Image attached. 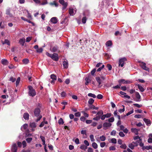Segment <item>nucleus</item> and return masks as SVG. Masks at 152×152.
<instances>
[{
	"mask_svg": "<svg viewBox=\"0 0 152 152\" xmlns=\"http://www.w3.org/2000/svg\"><path fill=\"white\" fill-rule=\"evenodd\" d=\"M114 120V118L113 117H111L110 118H109L108 120V121L109 123H112L113 122Z\"/></svg>",
	"mask_w": 152,
	"mask_h": 152,
	"instance_id": "58836bf2",
	"label": "nucleus"
},
{
	"mask_svg": "<svg viewBox=\"0 0 152 152\" xmlns=\"http://www.w3.org/2000/svg\"><path fill=\"white\" fill-rule=\"evenodd\" d=\"M120 146V147L124 149H126V145L125 144H121Z\"/></svg>",
	"mask_w": 152,
	"mask_h": 152,
	"instance_id": "4c0bfd02",
	"label": "nucleus"
},
{
	"mask_svg": "<svg viewBox=\"0 0 152 152\" xmlns=\"http://www.w3.org/2000/svg\"><path fill=\"white\" fill-rule=\"evenodd\" d=\"M122 106L123 107V108L122 109H120L118 110V112L120 113L123 112H124L125 111L124 106L123 105H122Z\"/></svg>",
	"mask_w": 152,
	"mask_h": 152,
	"instance_id": "49530a36",
	"label": "nucleus"
},
{
	"mask_svg": "<svg viewBox=\"0 0 152 152\" xmlns=\"http://www.w3.org/2000/svg\"><path fill=\"white\" fill-rule=\"evenodd\" d=\"M96 79L97 82L99 84V85H100L101 83V80L100 77H96Z\"/></svg>",
	"mask_w": 152,
	"mask_h": 152,
	"instance_id": "a878e982",
	"label": "nucleus"
},
{
	"mask_svg": "<svg viewBox=\"0 0 152 152\" xmlns=\"http://www.w3.org/2000/svg\"><path fill=\"white\" fill-rule=\"evenodd\" d=\"M2 43L3 44H6L8 45H10V41L6 39H5L4 41Z\"/></svg>",
	"mask_w": 152,
	"mask_h": 152,
	"instance_id": "473e14b6",
	"label": "nucleus"
},
{
	"mask_svg": "<svg viewBox=\"0 0 152 152\" xmlns=\"http://www.w3.org/2000/svg\"><path fill=\"white\" fill-rule=\"evenodd\" d=\"M50 78L52 80L50 81V83L52 84H54L55 81L56 80L57 77L55 75L53 74L50 75Z\"/></svg>",
	"mask_w": 152,
	"mask_h": 152,
	"instance_id": "0eeeda50",
	"label": "nucleus"
},
{
	"mask_svg": "<svg viewBox=\"0 0 152 152\" xmlns=\"http://www.w3.org/2000/svg\"><path fill=\"white\" fill-rule=\"evenodd\" d=\"M25 42V39L24 38L20 39L19 40V43L22 46H23Z\"/></svg>",
	"mask_w": 152,
	"mask_h": 152,
	"instance_id": "4468645a",
	"label": "nucleus"
},
{
	"mask_svg": "<svg viewBox=\"0 0 152 152\" xmlns=\"http://www.w3.org/2000/svg\"><path fill=\"white\" fill-rule=\"evenodd\" d=\"M83 17L82 18V22L83 23H85L87 19V18L86 16V15L85 12H84L83 14Z\"/></svg>",
	"mask_w": 152,
	"mask_h": 152,
	"instance_id": "9b49d317",
	"label": "nucleus"
},
{
	"mask_svg": "<svg viewBox=\"0 0 152 152\" xmlns=\"http://www.w3.org/2000/svg\"><path fill=\"white\" fill-rule=\"evenodd\" d=\"M137 86L138 88L141 92H143L144 91V88L141 85L139 84H138L137 85Z\"/></svg>",
	"mask_w": 152,
	"mask_h": 152,
	"instance_id": "7c9ffc66",
	"label": "nucleus"
},
{
	"mask_svg": "<svg viewBox=\"0 0 152 152\" xmlns=\"http://www.w3.org/2000/svg\"><path fill=\"white\" fill-rule=\"evenodd\" d=\"M63 65L64 68H67L68 67V62L66 61H64L63 62Z\"/></svg>",
	"mask_w": 152,
	"mask_h": 152,
	"instance_id": "5701e85b",
	"label": "nucleus"
},
{
	"mask_svg": "<svg viewBox=\"0 0 152 152\" xmlns=\"http://www.w3.org/2000/svg\"><path fill=\"white\" fill-rule=\"evenodd\" d=\"M133 112H134V110L133 109H132L131 110L129 111V112H128L126 114V115L128 116V115H130V114L133 113Z\"/></svg>",
	"mask_w": 152,
	"mask_h": 152,
	"instance_id": "a18cd8bd",
	"label": "nucleus"
},
{
	"mask_svg": "<svg viewBox=\"0 0 152 152\" xmlns=\"http://www.w3.org/2000/svg\"><path fill=\"white\" fill-rule=\"evenodd\" d=\"M119 136L121 137H124V136L125 135L122 132H119Z\"/></svg>",
	"mask_w": 152,
	"mask_h": 152,
	"instance_id": "774afa93",
	"label": "nucleus"
},
{
	"mask_svg": "<svg viewBox=\"0 0 152 152\" xmlns=\"http://www.w3.org/2000/svg\"><path fill=\"white\" fill-rule=\"evenodd\" d=\"M126 61L127 59L125 57L122 58L120 59L118 63L119 66H120L121 67H123L125 64V62Z\"/></svg>",
	"mask_w": 152,
	"mask_h": 152,
	"instance_id": "7ed1b4c3",
	"label": "nucleus"
},
{
	"mask_svg": "<svg viewBox=\"0 0 152 152\" xmlns=\"http://www.w3.org/2000/svg\"><path fill=\"white\" fill-rule=\"evenodd\" d=\"M66 93L64 91L62 92L61 94V96L63 97H65L66 96Z\"/></svg>",
	"mask_w": 152,
	"mask_h": 152,
	"instance_id": "bf43d9fd",
	"label": "nucleus"
},
{
	"mask_svg": "<svg viewBox=\"0 0 152 152\" xmlns=\"http://www.w3.org/2000/svg\"><path fill=\"white\" fill-rule=\"evenodd\" d=\"M58 49V48L57 46H54L51 49V51L53 52H56Z\"/></svg>",
	"mask_w": 152,
	"mask_h": 152,
	"instance_id": "72a5a7b5",
	"label": "nucleus"
},
{
	"mask_svg": "<svg viewBox=\"0 0 152 152\" xmlns=\"http://www.w3.org/2000/svg\"><path fill=\"white\" fill-rule=\"evenodd\" d=\"M81 114L80 112H77L75 113V115L76 117H80V116Z\"/></svg>",
	"mask_w": 152,
	"mask_h": 152,
	"instance_id": "69168bd1",
	"label": "nucleus"
},
{
	"mask_svg": "<svg viewBox=\"0 0 152 152\" xmlns=\"http://www.w3.org/2000/svg\"><path fill=\"white\" fill-rule=\"evenodd\" d=\"M99 138L102 141H104L106 139V137L104 135H102Z\"/></svg>",
	"mask_w": 152,
	"mask_h": 152,
	"instance_id": "e433bc0d",
	"label": "nucleus"
},
{
	"mask_svg": "<svg viewBox=\"0 0 152 152\" xmlns=\"http://www.w3.org/2000/svg\"><path fill=\"white\" fill-rule=\"evenodd\" d=\"M106 71V70H104L101 72V75L106 76V75L107 74V73L105 72Z\"/></svg>",
	"mask_w": 152,
	"mask_h": 152,
	"instance_id": "6e6d98bb",
	"label": "nucleus"
},
{
	"mask_svg": "<svg viewBox=\"0 0 152 152\" xmlns=\"http://www.w3.org/2000/svg\"><path fill=\"white\" fill-rule=\"evenodd\" d=\"M111 142L114 144H115L117 142V140L116 139L113 138L111 139Z\"/></svg>",
	"mask_w": 152,
	"mask_h": 152,
	"instance_id": "de8ad7c7",
	"label": "nucleus"
},
{
	"mask_svg": "<svg viewBox=\"0 0 152 152\" xmlns=\"http://www.w3.org/2000/svg\"><path fill=\"white\" fill-rule=\"evenodd\" d=\"M40 138H41L42 141V142L43 145H45V137L44 136L41 135L40 136Z\"/></svg>",
	"mask_w": 152,
	"mask_h": 152,
	"instance_id": "bb28decb",
	"label": "nucleus"
},
{
	"mask_svg": "<svg viewBox=\"0 0 152 152\" xmlns=\"http://www.w3.org/2000/svg\"><path fill=\"white\" fill-rule=\"evenodd\" d=\"M28 95L30 96H34L36 94V92L34 89H33L31 86H29Z\"/></svg>",
	"mask_w": 152,
	"mask_h": 152,
	"instance_id": "f03ea898",
	"label": "nucleus"
},
{
	"mask_svg": "<svg viewBox=\"0 0 152 152\" xmlns=\"http://www.w3.org/2000/svg\"><path fill=\"white\" fill-rule=\"evenodd\" d=\"M76 12H74L73 9L72 8H70L69 9V13L70 15L73 16L75 13Z\"/></svg>",
	"mask_w": 152,
	"mask_h": 152,
	"instance_id": "ddd939ff",
	"label": "nucleus"
},
{
	"mask_svg": "<svg viewBox=\"0 0 152 152\" xmlns=\"http://www.w3.org/2000/svg\"><path fill=\"white\" fill-rule=\"evenodd\" d=\"M46 54L48 56L50 57L54 61H57L58 60V55L56 53H54L53 54H51L47 52Z\"/></svg>",
	"mask_w": 152,
	"mask_h": 152,
	"instance_id": "f257e3e1",
	"label": "nucleus"
},
{
	"mask_svg": "<svg viewBox=\"0 0 152 152\" xmlns=\"http://www.w3.org/2000/svg\"><path fill=\"white\" fill-rule=\"evenodd\" d=\"M80 148L81 149L85 150L87 148V147L84 145H81Z\"/></svg>",
	"mask_w": 152,
	"mask_h": 152,
	"instance_id": "f704fd0d",
	"label": "nucleus"
},
{
	"mask_svg": "<svg viewBox=\"0 0 152 152\" xmlns=\"http://www.w3.org/2000/svg\"><path fill=\"white\" fill-rule=\"evenodd\" d=\"M11 10V9L10 8L7 9L6 11V14L9 15L10 17H11L13 16L12 14L10 13Z\"/></svg>",
	"mask_w": 152,
	"mask_h": 152,
	"instance_id": "f8f14e48",
	"label": "nucleus"
},
{
	"mask_svg": "<svg viewBox=\"0 0 152 152\" xmlns=\"http://www.w3.org/2000/svg\"><path fill=\"white\" fill-rule=\"evenodd\" d=\"M2 64L4 65H7L9 62L7 59H3L1 61Z\"/></svg>",
	"mask_w": 152,
	"mask_h": 152,
	"instance_id": "6ab92c4d",
	"label": "nucleus"
},
{
	"mask_svg": "<svg viewBox=\"0 0 152 152\" xmlns=\"http://www.w3.org/2000/svg\"><path fill=\"white\" fill-rule=\"evenodd\" d=\"M94 100L92 98H90L88 101V103L90 105L92 104L94 102Z\"/></svg>",
	"mask_w": 152,
	"mask_h": 152,
	"instance_id": "c756f323",
	"label": "nucleus"
},
{
	"mask_svg": "<svg viewBox=\"0 0 152 152\" xmlns=\"http://www.w3.org/2000/svg\"><path fill=\"white\" fill-rule=\"evenodd\" d=\"M20 77H18L16 82V85L17 86L19 85V84L20 81Z\"/></svg>",
	"mask_w": 152,
	"mask_h": 152,
	"instance_id": "37998d69",
	"label": "nucleus"
},
{
	"mask_svg": "<svg viewBox=\"0 0 152 152\" xmlns=\"http://www.w3.org/2000/svg\"><path fill=\"white\" fill-rule=\"evenodd\" d=\"M90 138L91 142H94L95 140L94 138V136L93 134H91L90 136Z\"/></svg>",
	"mask_w": 152,
	"mask_h": 152,
	"instance_id": "79ce46f5",
	"label": "nucleus"
},
{
	"mask_svg": "<svg viewBox=\"0 0 152 152\" xmlns=\"http://www.w3.org/2000/svg\"><path fill=\"white\" fill-rule=\"evenodd\" d=\"M143 121L145 122V124L149 126L151 124V122L148 119L146 118H144L143 119Z\"/></svg>",
	"mask_w": 152,
	"mask_h": 152,
	"instance_id": "dca6fc26",
	"label": "nucleus"
},
{
	"mask_svg": "<svg viewBox=\"0 0 152 152\" xmlns=\"http://www.w3.org/2000/svg\"><path fill=\"white\" fill-rule=\"evenodd\" d=\"M81 133L82 134H85L86 136L87 135V132L86 130H81Z\"/></svg>",
	"mask_w": 152,
	"mask_h": 152,
	"instance_id": "a19ab883",
	"label": "nucleus"
},
{
	"mask_svg": "<svg viewBox=\"0 0 152 152\" xmlns=\"http://www.w3.org/2000/svg\"><path fill=\"white\" fill-rule=\"evenodd\" d=\"M29 126L32 128L31 131L34 132L35 130L34 128L37 127V125L35 122H31L29 124Z\"/></svg>",
	"mask_w": 152,
	"mask_h": 152,
	"instance_id": "6e6552de",
	"label": "nucleus"
},
{
	"mask_svg": "<svg viewBox=\"0 0 152 152\" xmlns=\"http://www.w3.org/2000/svg\"><path fill=\"white\" fill-rule=\"evenodd\" d=\"M116 133V131L114 130H113L110 133V134L112 135H115Z\"/></svg>",
	"mask_w": 152,
	"mask_h": 152,
	"instance_id": "338daca9",
	"label": "nucleus"
},
{
	"mask_svg": "<svg viewBox=\"0 0 152 152\" xmlns=\"http://www.w3.org/2000/svg\"><path fill=\"white\" fill-rule=\"evenodd\" d=\"M140 65L143 69L148 71H149V69L146 66V64L145 63L143 62H140Z\"/></svg>",
	"mask_w": 152,
	"mask_h": 152,
	"instance_id": "39448f33",
	"label": "nucleus"
},
{
	"mask_svg": "<svg viewBox=\"0 0 152 152\" xmlns=\"http://www.w3.org/2000/svg\"><path fill=\"white\" fill-rule=\"evenodd\" d=\"M22 61L23 64H27L29 62V60L27 58H25L23 59Z\"/></svg>",
	"mask_w": 152,
	"mask_h": 152,
	"instance_id": "c85d7f7f",
	"label": "nucleus"
},
{
	"mask_svg": "<svg viewBox=\"0 0 152 152\" xmlns=\"http://www.w3.org/2000/svg\"><path fill=\"white\" fill-rule=\"evenodd\" d=\"M103 114V112L102 110H101L99 111L97 113L96 115H98V116H100V117Z\"/></svg>",
	"mask_w": 152,
	"mask_h": 152,
	"instance_id": "393cba45",
	"label": "nucleus"
},
{
	"mask_svg": "<svg viewBox=\"0 0 152 152\" xmlns=\"http://www.w3.org/2000/svg\"><path fill=\"white\" fill-rule=\"evenodd\" d=\"M84 143L87 147L89 145V144L87 140H85L84 142Z\"/></svg>",
	"mask_w": 152,
	"mask_h": 152,
	"instance_id": "4d7b16f0",
	"label": "nucleus"
},
{
	"mask_svg": "<svg viewBox=\"0 0 152 152\" xmlns=\"http://www.w3.org/2000/svg\"><path fill=\"white\" fill-rule=\"evenodd\" d=\"M85 80L86 81V82L85 83V84L86 85H88V83H90L91 81V80L87 77H86L85 78Z\"/></svg>",
	"mask_w": 152,
	"mask_h": 152,
	"instance_id": "2f4dec72",
	"label": "nucleus"
},
{
	"mask_svg": "<svg viewBox=\"0 0 152 152\" xmlns=\"http://www.w3.org/2000/svg\"><path fill=\"white\" fill-rule=\"evenodd\" d=\"M18 147L16 143H14L13 144L12 148V152H17Z\"/></svg>",
	"mask_w": 152,
	"mask_h": 152,
	"instance_id": "1a4fd4ad",
	"label": "nucleus"
},
{
	"mask_svg": "<svg viewBox=\"0 0 152 152\" xmlns=\"http://www.w3.org/2000/svg\"><path fill=\"white\" fill-rule=\"evenodd\" d=\"M145 148L147 150H149V149H151L152 150V146H146L145 147Z\"/></svg>",
	"mask_w": 152,
	"mask_h": 152,
	"instance_id": "0e129e2a",
	"label": "nucleus"
},
{
	"mask_svg": "<svg viewBox=\"0 0 152 152\" xmlns=\"http://www.w3.org/2000/svg\"><path fill=\"white\" fill-rule=\"evenodd\" d=\"M116 148L115 147L113 146H110L109 147V150L110 151H114L115 150Z\"/></svg>",
	"mask_w": 152,
	"mask_h": 152,
	"instance_id": "052dcab7",
	"label": "nucleus"
},
{
	"mask_svg": "<svg viewBox=\"0 0 152 152\" xmlns=\"http://www.w3.org/2000/svg\"><path fill=\"white\" fill-rule=\"evenodd\" d=\"M50 20L51 22L54 24L58 22L57 18L56 17H53Z\"/></svg>",
	"mask_w": 152,
	"mask_h": 152,
	"instance_id": "412c9836",
	"label": "nucleus"
},
{
	"mask_svg": "<svg viewBox=\"0 0 152 152\" xmlns=\"http://www.w3.org/2000/svg\"><path fill=\"white\" fill-rule=\"evenodd\" d=\"M92 146L95 149H96L98 148V145L97 143L95 142H93L92 143Z\"/></svg>",
	"mask_w": 152,
	"mask_h": 152,
	"instance_id": "cd10ccee",
	"label": "nucleus"
},
{
	"mask_svg": "<svg viewBox=\"0 0 152 152\" xmlns=\"http://www.w3.org/2000/svg\"><path fill=\"white\" fill-rule=\"evenodd\" d=\"M88 96L91 97H93L94 98H96V96L93 94L90 93L88 94Z\"/></svg>",
	"mask_w": 152,
	"mask_h": 152,
	"instance_id": "c9c22d12",
	"label": "nucleus"
},
{
	"mask_svg": "<svg viewBox=\"0 0 152 152\" xmlns=\"http://www.w3.org/2000/svg\"><path fill=\"white\" fill-rule=\"evenodd\" d=\"M97 97L98 99H101L103 98V96L102 95L99 94L97 95Z\"/></svg>",
	"mask_w": 152,
	"mask_h": 152,
	"instance_id": "5fc2aeb1",
	"label": "nucleus"
},
{
	"mask_svg": "<svg viewBox=\"0 0 152 152\" xmlns=\"http://www.w3.org/2000/svg\"><path fill=\"white\" fill-rule=\"evenodd\" d=\"M131 131L133 132H134L135 134L137 135L138 134L139 130L136 128H132L131 129Z\"/></svg>",
	"mask_w": 152,
	"mask_h": 152,
	"instance_id": "a211bd4d",
	"label": "nucleus"
},
{
	"mask_svg": "<svg viewBox=\"0 0 152 152\" xmlns=\"http://www.w3.org/2000/svg\"><path fill=\"white\" fill-rule=\"evenodd\" d=\"M112 125L111 124L109 123L105 122L103 124V126L104 127L107 128L110 127Z\"/></svg>",
	"mask_w": 152,
	"mask_h": 152,
	"instance_id": "f3484780",
	"label": "nucleus"
},
{
	"mask_svg": "<svg viewBox=\"0 0 152 152\" xmlns=\"http://www.w3.org/2000/svg\"><path fill=\"white\" fill-rule=\"evenodd\" d=\"M59 2L62 5L63 7H62V10H64L68 4L67 2H65L64 0H59Z\"/></svg>",
	"mask_w": 152,
	"mask_h": 152,
	"instance_id": "20e7f679",
	"label": "nucleus"
},
{
	"mask_svg": "<svg viewBox=\"0 0 152 152\" xmlns=\"http://www.w3.org/2000/svg\"><path fill=\"white\" fill-rule=\"evenodd\" d=\"M50 4L52 5H54L56 7H57L58 6V4L57 3L55 2H54L53 3H50Z\"/></svg>",
	"mask_w": 152,
	"mask_h": 152,
	"instance_id": "e2e57ef3",
	"label": "nucleus"
},
{
	"mask_svg": "<svg viewBox=\"0 0 152 152\" xmlns=\"http://www.w3.org/2000/svg\"><path fill=\"white\" fill-rule=\"evenodd\" d=\"M23 117L26 120H28L29 119V114L27 113H24Z\"/></svg>",
	"mask_w": 152,
	"mask_h": 152,
	"instance_id": "2eb2a0df",
	"label": "nucleus"
},
{
	"mask_svg": "<svg viewBox=\"0 0 152 152\" xmlns=\"http://www.w3.org/2000/svg\"><path fill=\"white\" fill-rule=\"evenodd\" d=\"M112 44L111 41L109 40L106 42L105 45L107 47H109L112 45Z\"/></svg>",
	"mask_w": 152,
	"mask_h": 152,
	"instance_id": "4be33fe9",
	"label": "nucleus"
},
{
	"mask_svg": "<svg viewBox=\"0 0 152 152\" xmlns=\"http://www.w3.org/2000/svg\"><path fill=\"white\" fill-rule=\"evenodd\" d=\"M135 96L136 97V101H141V96L139 93L137 92H135Z\"/></svg>",
	"mask_w": 152,
	"mask_h": 152,
	"instance_id": "9d476101",
	"label": "nucleus"
},
{
	"mask_svg": "<svg viewBox=\"0 0 152 152\" xmlns=\"http://www.w3.org/2000/svg\"><path fill=\"white\" fill-rule=\"evenodd\" d=\"M58 123L59 124H63L64 122L63 119L60 118L58 121Z\"/></svg>",
	"mask_w": 152,
	"mask_h": 152,
	"instance_id": "ea45409f",
	"label": "nucleus"
},
{
	"mask_svg": "<svg viewBox=\"0 0 152 152\" xmlns=\"http://www.w3.org/2000/svg\"><path fill=\"white\" fill-rule=\"evenodd\" d=\"M136 143L134 142H132L131 143L129 144V147L132 149H133L134 147V144H135Z\"/></svg>",
	"mask_w": 152,
	"mask_h": 152,
	"instance_id": "aec40b11",
	"label": "nucleus"
},
{
	"mask_svg": "<svg viewBox=\"0 0 152 152\" xmlns=\"http://www.w3.org/2000/svg\"><path fill=\"white\" fill-rule=\"evenodd\" d=\"M48 3L47 1V0H44L40 4L41 5H44L46 4H47Z\"/></svg>",
	"mask_w": 152,
	"mask_h": 152,
	"instance_id": "680f3d73",
	"label": "nucleus"
},
{
	"mask_svg": "<svg viewBox=\"0 0 152 152\" xmlns=\"http://www.w3.org/2000/svg\"><path fill=\"white\" fill-rule=\"evenodd\" d=\"M104 67V65H103L102 66L99 68L97 70V72H99L101 70L103 69Z\"/></svg>",
	"mask_w": 152,
	"mask_h": 152,
	"instance_id": "603ef678",
	"label": "nucleus"
},
{
	"mask_svg": "<svg viewBox=\"0 0 152 152\" xmlns=\"http://www.w3.org/2000/svg\"><path fill=\"white\" fill-rule=\"evenodd\" d=\"M106 145V143L104 142H101L100 143V146L101 147L103 148Z\"/></svg>",
	"mask_w": 152,
	"mask_h": 152,
	"instance_id": "09e8293b",
	"label": "nucleus"
},
{
	"mask_svg": "<svg viewBox=\"0 0 152 152\" xmlns=\"http://www.w3.org/2000/svg\"><path fill=\"white\" fill-rule=\"evenodd\" d=\"M100 118H101L100 117V116H96V117L94 118H93V119L94 120L98 121L100 119Z\"/></svg>",
	"mask_w": 152,
	"mask_h": 152,
	"instance_id": "864d4df0",
	"label": "nucleus"
},
{
	"mask_svg": "<svg viewBox=\"0 0 152 152\" xmlns=\"http://www.w3.org/2000/svg\"><path fill=\"white\" fill-rule=\"evenodd\" d=\"M43 51V49L42 48H38L37 50V53H42Z\"/></svg>",
	"mask_w": 152,
	"mask_h": 152,
	"instance_id": "3c124183",
	"label": "nucleus"
},
{
	"mask_svg": "<svg viewBox=\"0 0 152 152\" xmlns=\"http://www.w3.org/2000/svg\"><path fill=\"white\" fill-rule=\"evenodd\" d=\"M104 115L106 118H109L111 116V114L110 113H107V114H105Z\"/></svg>",
	"mask_w": 152,
	"mask_h": 152,
	"instance_id": "13d9d810",
	"label": "nucleus"
},
{
	"mask_svg": "<svg viewBox=\"0 0 152 152\" xmlns=\"http://www.w3.org/2000/svg\"><path fill=\"white\" fill-rule=\"evenodd\" d=\"M32 140V138L31 137L27 138L26 139V140L27 142L29 143Z\"/></svg>",
	"mask_w": 152,
	"mask_h": 152,
	"instance_id": "c03bdc74",
	"label": "nucleus"
},
{
	"mask_svg": "<svg viewBox=\"0 0 152 152\" xmlns=\"http://www.w3.org/2000/svg\"><path fill=\"white\" fill-rule=\"evenodd\" d=\"M150 137L148 139V141L149 143H152V134H149Z\"/></svg>",
	"mask_w": 152,
	"mask_h": 152,
	"instance_id": "b1692460",
	"label": "nucleus"
},
{
	"mask_svg": "<svg viewBox=\"0 0 152 152\" xmlns=\"http://www.w3.org/2000/svg\"><path fill=\"white\" fill-rule=\"evenodd\" d=\"M16 80L15 78H13V77H10L9 80L12 82H14Z\"/></svg>",
	"mask_w": 152,
	"mask_h": 152,
	"instance_id": "8fccbe9b",
	"label": "nucleus"
},
{
	"mask_svg": "<svg viewBox=\"0 0 152 152\" xmlns=\"http://www.w3.org/2000/svg\"><path fill=\"white\" fill-rule=\"evenodd\" d=\"M40 109L39 108H36L35 109L34 111V113L36 117H38L39 115H41L40 114Z\"/></svg>",
	"mask_w": 152,
	"mask_h": 152,
	"instance_id": "423d86ee",
	"label": "nucleus"
}]
</instances>
